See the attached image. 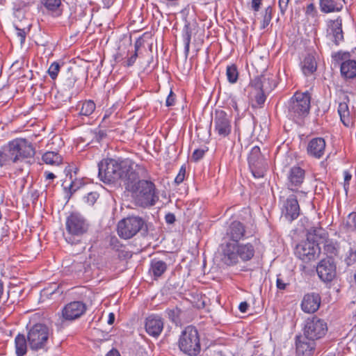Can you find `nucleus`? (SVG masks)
Masks as SVG:
<instances>
[{
  "instance_id": "f257e3e1",
  "label": "nucleus",
  "mask_w": 356,
  "mask_h": 356,
  "mask_svg": "<svg viewBox=\"0 0 356 356\" xmlns=\"http://www.w3.org/2000/svg\"><path fill=\"white\" fill-rule=\"evenodd\" d=\"M136 168L125 181V188L131 193L136 205L143 208L152 207L159 200L155 184L148 179V172L143 165Z\"/></svg>"
},
{
  "instance_id": "f03ea898",
  "label": "nucleus",
  "mask_w": 356,
  "mask_h": 356,
  "mask_svg": "<svg viewBox=\"0 0 356 356\" xmlns=\"http://www.w3.org/2000/svg\"><path fill=\"white\" fill-rule=\"evenodd\" d=\"M130 160L116 161L115 159H106L102 161L99 165V177L104 183H113L122 179L124 183L130 174L135 171L136 166H138Z\"/></svg>"
},
{
  "instance_id": "7ed1b4c3",
  "label": "nucleus",
  "mask_w": 356,
  "mask_h": 356,
  "mask_svg": "<svg viewBox=\"0 0 356 356\" xmlns=\"http://www.w3.org/2000/svg\"><path fill=\"white\" fill-rule=\"evenodd\" d=\"M255 250L250 243L225 242L220 245V260L227 266H234L242 261H248L252 259Z\"/></svg>"
},
{
  "instance_id": "20e7f679",
  "label": "nucleus",
  "mask_w": 356,
  "mask_h": 356,
  "mask_svg": "<svg viewBox=\"0 0 356 356\" xmlns=\"http://www.w3.org/2000/svg\"><path fill=\"white\" fill-rule=\"evenodd\" d=\"M53 330L44 323H38L28 327L27 340L29 348L33 351H46Z\"/></svg>"
},
{
  "instance_id": "39448f33",
  "label": "nucleus",
  "mask_w": 356,
  "mask_h": 356,
  "mask_svg": "<svg viewBox=\"0 0 356 356\" xmlns=\"http://www.w3.org/2000/svg\"><path fill=\"white\" fill-rule=\"evenodd\" d=\"M5 151L7 161H11L14 163L33 157L35 153L32 143L22 138L10 141Z\"/></svg>"
},
{
  "instance_id": "423d86ee",
  "label": "nucleus",
  "mask_w": 356,
  "mask_h": 356,
  "mask_svg": "<svg viewBox=\"0 0 356 356\" xmlns=\"http://www.w3.org/2000/svg\"><path fill=\"white\" fill-rule=\"evenodd\" d=\"M178 346L182 353L188 356H197L200 353V335L194 326L188 325L181 332Z\"/></svg>"
},
{
  "instance_id": "0eeeda50",
  "label": "nucleus",
  "mask_w": 356,
  "mask_h": 356,
  "mask_svg": "<svg viewBox=\"0 0 356 356\" xmlns=\"http://www.w3.org/2000/svg\"><path fill=\"white\" fill-rule=\"evenodd\" d=\"M66 241L71 244L79 241V238L87 232L88 223L84 217L79 213H72L66 219Z\"/></svg>"
},
{
  "instance_id": "6e6552de",
  "label": "nucleus",
  "mask_w": 356,
  "mask_h": 356,
  "mask_svg": "<svg viewBox=\"0 0 356 356\" xmlns=\"http://www.w3.org/2000/svg\"><path fill=\"white\" fill-rule=\"evenodd\" d=\"M270 77L265 75L257 76L252 79L247 88L248 97L252 103V106H261L266 101L265 92L272 90V85L270 83Z\"/></svg>"
},
{
  "instance_id": "1a4fd4ad",
  "label": "nucleus",
  "mask_w": 356,
  "mask_h": 356,
  "mask_svg": "<svg viewBox=\"0 0 356 356\" xmlns=\"http://www.w3.org/2000/svg\"><path fill=\"white\" fill-rule=\"evenodd\" d=\"M311 96L308 92H296L289 102V114L293 118H301L309 113Z\"/></svg>"
},
{
  "instance_id": "9d476101",
  "label": "nucleus",
  "mask_w": 356,
  "mask_h": 356,
  "mask_svg": "<svg viewBox=\"0 0 356 356\" xmlns=\"http://www.w3.org/2000/svg\"><path fill=\"white\" fill-rule=\"evenodd\" d=\"M144 220L138 216H131L121 220L118 224V234L124 239L134 236L144 226Z\"/></svg>"
},
{
  "instance_id": "9b49d317",
  "label": "nucleus",
  "mask_w": 356,
  "mask_h": 356,
  "mask_svg": "<svg viewBox=\"0 0 356 356\" xmlns=\"http://www.w3.org/2000/svg\"><path fill=\"white\" fill-rule=\"evenodd\" d=\"M327 331V323L316 316L307 318L303 329L304 334L309 339L314 341L323 337Z\"/></svg>"
},
{
  "instance_id": "f8f14e48",
  "label": "nucleus",
  "mask_w": 356,
  "mask_h": 356,
  "mask_svg": "<svg viewBox=\"0 0 356 356\" xmlns=\"http://www.w3.org/2000/svg\"><path fill=\"white\" fill-rule=\"evenodd\" d=\"M320 248L310 236L307 240L296 246V254L304 262H309L316 259L320 254Z\"/></svg>"
},
{
  "instance_id": "ddd939ff",
  "label": "nucleus",
  "mask_w": 356,
  "mask_h": 356,
  "mask_svg": "<svg viewBox=\"0 0 356 356\" xmlns=\"http://www.w3.org/2000/svg\"><path fill=\"white\" fill-rule=\"evenodd\" d=\"M214 132L220 138L228 136L232 131V116L222 110L215 112Z\"/></svg>"
},
{
  "instance_id": "4468645a",
  "label": "nucleus",
  "mask_w": 356,
  "mask_h": 356,
  "mask_svg": "<svg viewBox=\"0 0 356 356\" xmlns=\"http://www.w3.org/2000/svg\"><path fill=\"white\" fill-rule=\"evenodd\" d=\"M87 307L82 301H72L63 307L61 310L62 321H73L83 316Z\"/></svg>"
},
{
  "instance_id": "2eb2a0df",
  "label": "nucleus",
  "mask_w": 356,
  "mask_h": 356,
  "mask_svg": "<svg viewBox=\"0 0 356 356\" xmlns=\"http://www.w3.org/2000/svg\"><path fill=\"white\" fill-rule=\"evenodd\" d=\"M316 272L323 282L332 281L336 275V266L331 257L322 259L316 267Z\"/></svg>"
},
{
  "instance_id": "dca6fc26",
  "label": "nucleus",
  "mask_w": 356,
  "mask_h": 356,
  "mask_svg": "<svg viewBox=\"0 0 356 356\" xmlns=\"http://www.w3.org/2000/svg\"><path fill=\"white\" fill-rule=\"evenodd\" d=\"M349 53H338L334 56L336 59L341 60V74L347 79H353L356 76V60L349 59Z\"/></svg>"
},
{
  "instance_id": "f3484780",
  "label": "nucleus",
  "mask_w": 356,
  "mask_h": 356,
  "mask_svg": "<svg viewBox=\"0 0 356 356\" xmlns=\"http://www.w3.org/2000/svg\"><path fill=\"white\" fill-rule=\"evenodd\" d=\"M245 227L239 221L232 222L228 227L224 237L225 242L238 243L245 236Z\"/></svg>"
},
{
  "instance_id": "a211bd4d",
  "label": "nucleus",
  "mask_w": 356,
  "mask_h": 356,
  "mask_svg": "<svg viewBox=\"0 0 356 356\" xmlns=\"http://www.w3.org/2000/svg\"><path fill=\"white\" fill-rule=\"evenodd\" d=\"M296 353L298 355H311L316 347V342L314 340L309 339L305 334L303 336H297L296 340Z\"/></svg>"
},
{
  "instance_id": "6ab92c4d",
  "label": "nucleus",
  "mask_w": 356,
  "mask_h": 356,
  "mask_svg": "<svg viewBox=\"0 0 356 356\" xmlns=\"http://www.w3.org/2000/svg\"><path fill=\"white\" fill-rule=\"evenodd\" d=\"M305 179V170L298 166L291 168L288 175V188L296 191Z\"/></svg>"
},
{
  "instance_id": "aec40b11",
  "label": "nucleus",
  "mask_w": 356,
  "mask_h": 356,
  "mask_svg": "<svg viewBox=\"0 0 356 356\" xmlns=\"http://www.w3.org/2000/svg\"><path fill=\"white\" fill-rule=\"evenodd\" d=\"M321 299L319 294L316 293H307L304 296L301 303V308L305 313H314L321 305Z\"/></svg>"
},
{
  "instance_id": "412c9836",
  "label": "nucleus",
  "mask_w": 356,
  "mask_h": 356,
  "mask_svg": "<svg viewBox=\"0 0 356 356\" xmlns=\"http://www.w3.org/2000/svg\"><path fill=\"white\" fill-rule=\"evenodd\" d=\"M146 332L152 337H158L163 328V321L161 317L157 315H151L145 321Z\"/></svg>"
},
{
  "instance_id": "4be33fe9",
  "label": "nucleus",
  "mask_w": 356,
  "mask_h": 356,
  "mask_svg": "<svg viewBox=\"0 0 356 356\" xmlns=\"http://www.w3.org/2000/svg\"><path fill=\"white\" fill-rule=\"evenodd\" d=\"M283 214L284 217L291 222L299 216L300 206L296 196L291 195L287 198L284 204Z\"/></svg>"
},
{
  "instance_id": "5701e85b",
  "label": "nucleus",
  "mask_w": 356,
  "mask_h": 356,
  "mask_svg": "<svg viewBox=\"0 0 356 356\" xmlns=\"http://www.w3.org/2000/svg\"><path fill=\"white\" fill-rule=\"evenodd\" d=\"M327 33L331 35L336 44L343 40L342 31V19L338 17L336 19H330L327 22Z\"/></svg>"
},
{
  "instance_id": "b1692460",
  "label": "nucleus",
  "mask_w": 356,
  "mask_h": 356,
  "mask_svg": "<svg viewBox=\"0 0 356 356\" xmlns=\"http://www.w3.org/2000/svg\"><path fill=\"white\" fill-rule=\"evenodd\" d=\"M325 150V141L323 138H312L308 143L307 154L316 159H321Z\"/></svg>"
},
{
  "instance_id": "393cba45",
  "label": "nucleus",
  "mask_w": 356,
  "mask_h": 356,
  "mask_svg": "<svg viewBox=\"0 0 356 356\" xmlns=\"http://www.w3.org/2000/svg\"><path fill=\"white\" fill-rule=\"evenodd\" d=\"M42 8H44L49 14L54 17L60 16L62 14L61 0H38Z\"/></svg>"
},
{
  "instance_id": "a878e982",
  "label": "nucleus",
  "mask_w": 356,
  "mask_h": 356,
  "mask_svg": "<svg viewBox=\"0 0 356 356\" xmlns=\"http://www.w3.org/2000/svg\"><path fill=\"white\" fill-rule=\"evenodd\" d=\"M29 347L27 336L18 334L15 339V354L17 356H24L26 354Z\"/></svg>"
},
{
  "instance_id": "bb28decb",
  "label": "nucleus",
  "mask_w": 356,
  "mask_h": 356,
  "mask_svg": "<svg viewBox=\"0 0 356 356\" xmlns=\"http://www.w3.org/2000/svg\"><path fill=\"white\" fill-rule=\"evenodd\" d=\"M319 5L321 10L325 13L339 12L343 8L339 0H319Z\"/></svg>"
},
{
  "instance_id": "cd10ccee",
  "label": "nucleus",
  "mask_w": 356,
  "mask_h": 356,
  "mask_svg": "<svg viewBox=\"0 0 356 356\" xmlns=\"http://www.w3.org/2000/svg\"><path fill=\"white\" fill-rule=\"evenodd\" d=\"M338 113L343 124L346 127H349L352 122V117L347 102L343 101L339 104Z\"/></svg>"
},
{
  "instance_id": "c85d7f7f",
  "label": "nucleus",
  "mask_w": 356,
  "mask_h": 356,
  "mask_svg": "<svg viewBox=\"0 0 356 356\" xmlns=\"http://www.w3.org/2000/svg\"><path fill=\"white\" fill-rule=\"evenodd\" d=\"M341 231L346 233L356 232V213L352 212L343 220L340 227Z\"/></svg>"
},
{
  "instance_id": "c756f323",
  "label": "nucleus",
  "mask_w": 356,
  "mask_h": 356,
  "mask_svg": "<svg viewBox=\"0 0 356 356\" xmlns=\"http://www.w3.org/2000/svg\"><path fill=\"white\" fill-rule=\"evenodd\" d=\"M96 108L95 104L92 100H86L79 102L76 108L81 116H89L93 113Z\"/></svg>"
},
{
  "instance_id": "7c9ffc66",
  "label": "nucleus",
  "mask_w": 356,
  "mask_h": 356,
  "mask_svg": "<svg viewBox=\"0 0 356 356\" xmlns=\"http://www.w3.org/2000/svg\"><path fill=\"white\" fill-rule=\"evenodd\" d=\"M264 158L261 154L260 148L258 146H254L252 148L248 156V163L252 168V166L259 167L262 165Z\"/></svg>"
},
{
  "instance_id": "2f4dec72",
  "label": "nucleus",
  "mask_w": 356,
  "mask_h": 356,
  "mask_svg": "<svg viewBox=\"0 0 356 356\" xmlns=\"http://www.w3.org/2000/svg\"><path fill=\"white\" fill-rule=\"evenodd\" d=\"M166 263L161 260L153 259L150 264V272L155 278L161 277L167 270Z\"/></svg>"
},
{
  "instance_id": "473e14b6",
  "label": "nucleus",
  "mask_w": 356,
  "mask_h": 356,
  "mask_svg": "<svg viewBox=\"0 0 356 356\" xmlns=\"http://www.w3.org/2000/svg\"><path fill=\"white\" fill-rule=\"evenodd\" d=\"M42 161L48 165H58L62 163V156L56 152H47L42 155Z\"/></svg>"
},
{
  "instance_id": "72a5a7b5",
  "label": "nucleus",
  "mask_w": 356,
  "mask_h": 356,
  "mask_svg": "<svg viewBox=\"0 0 356 356\" xmlns=\"http://www.w3.org/2000/svg\"><path fill=\"white\" fill-rule=\"evenodd\" d=\"M302 70L305 75L312 74L316 70V63L313 56H308L305 58Z\"/></svg>"
},
{
  "instance_id": "f704fd0d",
  "label": "nucleus",
  "mask_w": 356,
  "mask_h": 356,
  "mask_svg": "<svg viewBox=\"0 0 356 356\" xmlns=\"http://www.w3.org/2000/svg\"><path fill=\"white\" fill-rule=\"evenodd\" d=\"M226 74L227 79L230 83H234L236 82L238 74L237 68L234 65H229L227 67Z\"/></svg>"
},
{
  "instance_id": "c9c22d12",
  "label": "nucleus",
  "mask_w": 356,
  "mask_h": 356,
  "mask_svg": "<svg viewBox=\"0 0 356 356\" xmlns=\"http://www.w3.org/2000/svg\"><path fill=\"white\" fill-rule=\"evenodd\" d=\"M60 66L58 63L54 62L51 64L50 67L48 69V74L50 77L54 80L56 79L58 74L59 72Z\"/></svg>"
},
{
  "instance_id": "e433bc0d",
  "label": "nucleus",
  "mask_w": 356,
  "mask_h": 356,
  "mask_svg": "<svg viewBox=\"0 0 356 356\" xmlns=\"http://www.w3.org/2000/svg\"><path fill=\"white\" fill-rule=\"evenodd\" d=\"M81 183L79 181L77 180H73L72 179V174L70 175V183L69 186H65V188H68L69 191L70 193V195H72L74 193H75L80 187Z\"/></svg>"
},
{
  "instance_id": "4c0bfd02",
  "label": "nucleus",
  "mask_w": 356,
  "mask_h": 356,
  "mask_svg": "<svg viewBox=\"0 0 356 356\" xmlns=\"http://www.w3.org/2000/svg\"><path fill=\"white\" fill-rule=\"evenodd\" d=\"M272 19V8L268 6L265 10V13L264 15V18L261 22V28L265 29L268 26Z\"/></svg>"
},
{
  "instance_id": "58836bf2",
  "label": "nucleus",
  "mask_w": 356,
  "mask_h": 356,
  "mask_svg": "<svg viewBox=\"0 0 356 356\" xmlns=\"http://www.w3.org/2000/svg\"><path fill=\"white\" fill-rule=\"evenodd\" d=\"M167 313L169 318H170L172 321L177 323L179 320V316L181 311L178 307H175L174 309L167 310Z\"/></svg>"
},
{
  "instance_id": "ea45409f",
  "label": "nucleus",
  "mask_w": 356,
  "mask_h": 356,
  "mask_svg": "<svg viewBox=\"0 0 356 356\" xmlns=\"http://www.w3.org/2000/svg\"><path fill=\"white\" fill-rule=\"evenodd\" d=\"M345 261L348 266H350L356 262V249L350 248L346 259Z\"/></svg>"
},
{
  "instance_id": "a19ab883",
  "label": "nucleus",
  "mask_w": 356,
  "mask_h": 356,
  "mask_svg": "<svg viewBox=\"0 0 356 356\" xmlns=\"http://www.w3.org/2000/svg\"><path fill=\"white\" fill-rule=\"evenodd\" d=\"M186 31L183 35L184 37V42L185 44V51L186 53L189 51V47H190V42H191V33L188 31V28L187 26H185Z\"/></svg>"
},
{
  "instance_id": "79ce46f5",
  "label": "nucleus",
  "mask_w": 356,
  "mask_h": 356,
  "mask_svg": "<svg viewBox=\"0 0 356 356\" xmlns=\"http://www.w3.org/2000/svg\"><path fill=\"white\" fill-rule=\"evenodd\" d=\"M98 197L99 194L97 192H90L85 197V201L88 204L93 205Z\"/></svg>"
},
{
  "instance_id": "37998d69",
  "label": "nucleus",
  "mask_w": 356,
  "mask_h": 356,
  "mask_svg": "<svg viewBox=\"0 0 356 356\" xmlns=\"http://www.w3.org/2000/svg\"><path fill=\"white\" fill-rule=\"evenodd\" d=\"M76 81V76H74L71 72H67V76L65 80V85L69 88H71L74 87L75 82Z\"/></svg>"
},
{
  "instance_id": "c03bdc74",
  "label": "nucleus",
  "mask_w": 356,
  "mask_h": 356,
  "mask_svg": "<svg viewBox=\"0 0 356 356\" xmlns=\"http://www.w3.org/2000/svg\"><path fill=\"white\" fill-rule=\"evenodd\" d=\"M186 176V167L182 165L179 170V172L175 179V181L177 184H179L183 182Z\"/></svg>"
},
{
  "instance_id": "a18cd8bd",
  "label": "nucleus",
  "mask_w": 356,
  "mask_h": 356,
  "mask_svg": "<svg viewBox=\"0 0 356 356\" xmlns=\"http://www.w3.org/2000/svg\"><path fill=\"white\" fill-rule=\"evenodd\" d=\"M15 29L17 37L19 38L21 44H22L26 39V31L24 29H19L17 27Z\"/></svg>"
},
{
  "instance_id": "49530a36",
  "label": "nucleus",
  "mask_w": 356,
  "mask_h": 356,
  "mask_svg": "<svg viewBox=\"0 0 356 356\" xmlns=\"http://www.w3.org/2000/svg\"><path fill=\"white\" fill-rule=\"evenodd\" d=\"M306 15L311 16L312 17H315L317 16V11L314 3H309L307 6Z\"/></svg>"
},
{
  "instance_id": "de8ad7c7",
  "label": "nucleus",
  "mask_w": 356,
  "mask_h": 356,
  "mask_svg": "<svg viewBox=\"0 0 356 356\" xmlns=\"http://www.w3.org/2000/svg\"><path fill=\"white\" fill-rule=\"evenodd\" d=\"M205 151L203 149H195L192 155V159L195 161H198L200 160L204 155Z\"/></svg>"
},
{
  "instance_id": "09e8293b",
  "label": "nucleus",
  "mask_w": 356,
  "mask_h": 356,
  "mask_svg": "<svg viewBox=\"0 0 356 356\" xmlns=\"http://www.w3.org/2000/svg\"><path fill=\"white\" fill-rule=\"evenodd\" d=\"M289 1L290 0H279V8L282 15H284L287 10Z\"/></svg>"
},
{
  "instance_id": "8fccbe9b",
  "label": "nucleus",
  "mask_w": 356,
  "mask_h": 356,
  "mask_svg": "<svg viewBox=\"0 0 356 356\" xmlns=\"http://www.w3.org/2000/svg\"><path fill=\"white\" fill-rule=\"evenodd\" d=\"M110 245L113 250L117 251H118L120 250V248L122 247V245L119 243L118 238L115 237H112L111 238Z\"/></svg>"
},
{
  "instance_id": "3c124183",
  "label": "nucleus",
  "mask_w": 356,
  "mask_h": 356,
  "mask_svg": "<svg viewBox=\"0 0 356 356\" xmlns=\"http://www.w3.org/2000/svg\"><path fill=\"white\" fill-rule=\"evenodd\" d=\"M287 285H289L288 283L284 282L282 278L277 277L276 280V286L278 289L284 290Z\"/></svg>"
},
{
  "instance_id": "603ef678",
  "label": "nucleus",
  "mask_w": 356,
  "mask_h": 356,
  "mask_svg": "<svg viewBox=\"0 0 356 356\" xmlns=\"http://www.w3.org/2000/svg\"><path fill=\"white\" fill-rule=\"evenodd\" d=\"M174 104H175V95H174L173 92L171 90L166 99L165 104L167 106H173Z\"/></svg>"
},
{
  "instance_id": "864d4df0",
  "label": "nucleus",
  "mask_w": 356,
  "mask_h": 356,
  "mask_svg": "<svg viewBox=\"0 0 356 356\" xmlns=\"http://www.w3.org/2000/svg\"><path fill=\"white\" fill-rule=\"evenodd\" d=\"M165 221L168 224H173L175 222V216L173 213H168L165 216Z\"/></svg>"
},
{
  "instance_id": "5fc2aeb1",
  "label": "nucleus",
  "mask_w": 356,
  "mask_h": 356,
  "mask_svg": "<svg viewBox=\"0 0 356 356\" xmlns=\"http://www.w3.org/2000/svg\"><path fill=\"white\" fill-rule=\"evenodd\" d=\"M262 0H252V8L254 11H258Z\"/></svg>"
},
{
  "instance_id": "6e6d98bb",
  "label": "nucleus",
  "mask_w": 356,
  "mask_h": 356,
  "mask_svg": "<svg viewBox=\"0 0 356 356\" xmlns=\"http://www.w3.org/2000/svg\"><path fill=\"white\" fill-rule=\"evenodd\" d=\"M352 175L347 171L344 172V188L346 191V186H348L349 181L351 179Z\"/></svg>"
},
{
  "instance_id": "4d7b16f0",
  "label": "nucleus",
  "mask_w": 356,
  "mask_h": 356,
  "mask_svg": "<svg viewBox=\"0 0 356 356\" xmlns=\"http://www.w3.org/2000/svg\"><path fill=\"white\" fill-rule=\"evenodd\" d=\"M248 307L249 305L246 302H242L240 303L238 309L242 313H245L248 309Z\"/></svg>"
},
{
  "instance_id": "13d9d810",
  "label": "nucleus",
  "mask_w": 356,
  "mask_h": 356,
  "mask_svg": "<svg viewBox=\"0 0 356 356\" xmlns=\"http://www.w3.org/2000/svg\"><path fill=\"white\" fill-rule=\"evenodd\" d=\"M137 52L136 51L127 60V66H131L135 63L137 58Z\"/></svg>"
},
{
  "instance_id": "bf43d9fd",
  "label": "nucleus",
  "mask_w": 356,
  "mask_h": 356,
  "mask_svg": "<svg viewBox=\"0 0 356 356\" xmlns=\"http://www.w3.org/2000/svg\"><path fill=\"white\" fill-rule=\"evenodd\" d=\"M44 177H45V179L46 180H53L54 179L56 178V176L54 173L51 172H48V171H46L44 172Z\"/></svg>"
},
{
  "instance_id": "052dcab7",
  "label": "nucleus",
  "mask_w": 356,
  "mask_h": 356,
  "mask_svg": "<svg viewBox=\"0 0 356 356\" xmlns=\"http://www.w3.org/2000/svg\"><path fill=\"white\" fill-rule=\"evenodd\" d=\"M231 105H232V108L235 110V111H236L238 113L240 111V109H239L238 103L235 99H232Z\"/></svg>"
},
{
  "instance_id": "680f3d73",
  "label": "nucleus",
  "mask_w": 356,
  "mask_h": 356,
  "mask_svg": "<svg viewBox=\"0 0 356 356\" xmlns=\"http://www.w3.org/2000/svg\"><path fill=\"white\" fill-rule=\"evenodd\" d=\"M7 162L5 153L0 151V165H3Z\"/></svg>"
},
{
  "instance_id": "e2e57ef3",
  "label": "nucleus",
  "mask_w": 356,
  "mask_h": 356,
  "mask_svg": "<svg viewBox=\"0 0 356 356\" xmlns=\"http://www.w3.org/2000/svg\"><path fill=\"white\" fill-rule=\"evenodd\" d=\"M106 356H120L119 352L117 350H110Z\"/></svg>"
},
{
  "instance_id": "0e129e2a",
  "label": "nucleus",
  "mask_w": 356,
  "mask_h": 356,
  "mask_svg": "<svg viewBox=\"0 0 356 356\" xmlns=\"http://www.w3.org/2000/svg\"><path fill=\"white\" fill-rule=\"evenodd\" d=\"M252 172L253 176L255 178H260V177H264L263 172H260V171L254 172V170L252 169Z\"/></svg>"
},
{
  "instance_id": "69168bd1",
  "label": "nucleus",
  "mask_w": 356,
  "mask_h": 356,
  "mask_svg": "<svg viewBox=\"0 0 356 356\" xmlns=\"http://www.w3.org/2000/svg\"><path fill=\"white\" fill-rule=\"evenodd\" d=\"M115 321V315L113 313H110L108 315V323L112 325Z\"/></svg>"
},
{
  "instance_id": "338daca9",
  "label": "nucleus",
  "mask_w": 356,
  "mask_h": 356,
  "mask_svg": "<svg viewBox=\"0 0 356 356\" xmlns=\"http://www.w3.org/2000/svg\"><path fill=\"white\" fill-rule=\"evenodd\" d=\"M3 293V284L0 280V300L1 299Z\"/></svg>"
},
{
  "instance_id": "774afa93",
  "label": "nucleus",
  "mask_w": 356,
  "mask_h": 356,
  "mask_svg": "<svg viewBox=\"0 0 356 356\" xmlns=\"http://www.w3.org/2000/svg\"><path fill=\"white\" fill-rule=\"evenodd\" d=\"M99 135L100 138H102L106 136L105 133L103 131H99Z\"/></svg>"
}]
</instances>
